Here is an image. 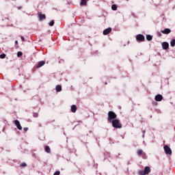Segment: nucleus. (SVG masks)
Instances as JSON below:
<instances>
[{"label": "nucleus", "mask_w": 175, "mask_h": 175, "mask_svg": "<svg viewBox=\"0 0 175 175\" xmlns=\"http://www.w3.org/2000/svg\"><path fill=\"white\" fill-rule=\"evenodd\" d=\"M71 110H77V107L75 105H72Z\"/></svg>", "instance_id": "obj_22"}, {"label": "nucleus", "mask_w": 175, "mask_h": 175, "mask_svg": "<svg viewBox=\"0 0 175 175\" xmlns=\"http://www.w3.org/2000/svg\"><path fill=\"white\" fill-rule=\"evenodd\" d=\"M116 118H117V115L114 112L110 111L108 113V121H109L110 122H111V120Z\"/></svg>", "instance_id": "obj_3"}, {"label": "nucleus", "mask_w": 175, "mask_h": 175, "mask_svg": "<svg viewBox=\"0 0 175 175\" xmlns=\"http://www.w3.org/2000/svg\"><path fill=\"white\" fill-rule=\"evenodd\" d=\"M0 58L1 59H3V58H6V54L3 53V54L0 55Z\"/></svg>", "instance_id": "obj_20"}, {"label": "nucleus", "mask_w": 175, "mask_h": 175, "mask_svg": "<svg viewBox=\"0 0 175 175\" xmlns=\"http://www.w3.org/2000/svg\"><path fill=\"white\" fill-rule=\"evenodd\" d=\"M17 57H23V52L18 51V52L17 53Z\"/></svg>", "instance_id": "obj_21"}, {"label": "nucleus", "mask_w": 175, "mask_h": 175, "mask_svg": "<svg viewBox=\"0 0 175 175\" xmlns=\"http://www.w3.org/2000/svg\"><path fill=\"white\" fill-rule=\"evenodd\" d=\"M162 33H164L165 35H167L172 32V30L169 28H166L164 30L161 31Z\"/></svg>", "instance_id": "obj_12"}, {"label": "nucleus", "mask_w": 175, "mask_h": 175, "mask_svg": "<svg viewBox=\"0 0 175 175\" xmlns=\"http://www.w3.org/2000/svg\"><path fill=\"white\" fill-rule=\"evenodd\" d=\"M105 85H107V82H105Z\"/></svg>", "instance_id": "obj_31"}, {"label": "nucleus", "mask_w": 175, "mask_h": 175, "mask_svg": "<svg viewBox=\"0 0 175 175\" xmlns=\"http://www.w3.org/2000/svg\"><path fill=\"white\" fill-rule=\"evenodd\" d=\"M111 32V27H108L103 31V35H109Z\"/></svg>", "instance_id": "obj_9"}, {"label": "nucleus", "mask_w": 175, "mask_h": 175, "mask_svg": "<svg viewBox=\"0 0 175 175\" xmlns=\"http://www.w3.org/2000/svg\"><path fill=\"white\" fill-rule=\"evenodd\" d=\"M164 151L167 155H172V149L167 145L164 146Z\"/></svg>", "instance_id": "obj_4"}, {"label": "nucleus", "mask_w": 175, "mask_h": 175, "mask_svg": "<svg viewBox=\"0 0 175 175\" xmlns=\"http://www.w3.org/2000/svg\"><path fill=\"white\" fill-rule=\"evenodd\" d=\"M21 38L22 42H24V40H25L24 37H23V36H21Z\"/></svg>", "instance_id": "obj_27"}, {"label": "nucleus", "mask_w": 175, "mask_h": 175, "mask_svg": "<svg viewBox=\"0 0 175 175\" xmlns=\"http://www.w3.org/2000/svg\"><path fill=\"white\" fill-rule=\"evenodd\" d=\"M60 174V172L59 171H56L53 175H59Z\"/></svg>", "instance_id": "obj_25"}, {"label": "nucleus", "mask_w": 175, "mask_h": 175, "mask_svg": "<svg viewBox=\"0 0 175 175\" xmlns=\"http://www.w3.org/2000/svg\"><path fill=\"white\" fill-rule=\"evenodd\" d=\"M45 151H46V152H48V154H50V152H51V150L50 149L49 146L45 147Z\"/></svg>", "instance_id": "obj_16"}, {"label": "nucleus", "mask_w": 175, "mask_h": 175, "mask_svg": "<svg viewBox=\"0 0 175 175\" xmlns=\"http://www.w3.org/2000/svg\"><path fill=\"white\" fill-rule=\"evenodd\" d=\"M54 21H51L49 24L50 25V27H53L54 25Z\"/></svg>", "instance_id": "obj_23"}, {"label": "nucleus", "mask_w": 175, "mask_h": 175, "mask_svg": "<svg viewBox=\"0 0 175 175\" xmlns=\"http://www.w3.org/2000/svg\"><path fill=\"white\" fill-rule=\"evenodd\" d=\"M57 92H61L62 91V86L61 85H57L55 88Z\"/></svg>", "instance_id": "obj_13"}, {"label": "nucleus", "mask_w": 175, "mask_h": 175, "mask_svg": "<svg viewBox=\"0 0 175 175\" xmlns=\"http://www.w3.org/2000/svg\"><path fill=\"white\" fill-rule=\"evenodd\" d=\"M72 113H76V110H72Z\"/></svg>", "instance_id": "obj_29"}, {"label": "nucleus", "mask_w": 175, "mask_h": 175, "mask_svg": "<svg viewBox=\"0 0 175 175\" xmlns=\"http://www.w3.org/2000/svg\"><path fill=\"white\" fill-rule=\"evenodd\" d=\"M38 18L40 21H43V20H46V14H38Z\"/></svg>", "instance_id": "obj_8"}, {"label": "nucleus", "mask_w": 175, "mask_h": 175, "mask_svg": "<svg viewBox=\"0 0 175 175\" xmlns=\"http://www.w3.org/2000/svg\"><path fill=\"white\" fill-rule=\"evenodd\" d=\"M46 64V62L44 61H40L38 63L36 68L39 69V68H42L44 64Z\"/></svg>", "instance_id": "obj_10"}, {"label": "nucleus", "mask_w": 175, "mask_h": 175, "mask_svg": "<svg viewBox=\"0 0 175 175\" xmlns=\"http://www.w3.org/2000/svg\"><path fill=\"white\" fill-rule=\"evenodd\" d=\"M112 10H117V5L116 4H113L111 5Z\"/></svg>", "instance_id": "obj_19"}, {"label": "nucleus", "mask_w": 175, "mask_h": 175, "mask_svg": "<svg viewBox=\"0 0 175 175\" xmlns=\"http://www.w3.org/2000/svg\"><path fill=\"white\" fill-rule=\"evenodd\" d=\"M143 133H146V130H144V131H143Z\"/></svg>", "instance_id": "obj_30"}, {"label": "nucleus", "mask_w": 175, "mask_h": 175, "mask_svg": "<svg viewBox=\"0 0 175 175\" xmlns=\"http://www.w3.org/2000/svg\"><path fill=\"white\" fill-rule=\"evenodd\" d=\"M112 126L118 129L122 128V125L120 123V120L118 119L112 120Z\"/></svg>", "instance_id": "obj_1"}, {"label": "nucleus", "mask_w": 175, "mask_h": 175, "mask_svg": "<svg viewBox=\"0 0 175 175\" xmlns=\"http://www.w3.org/2000/svg\"><path fill=\"white\" fill-rule=\"evenodd\" d=\"M23 131H25V132H27V131H28V128L25 127V128L23 129Z\"/></svg>", "instance_id": "obj_26"}, {"label": "nucleus", "mask_w": 175, "mask_h": 175, "mask_svg": "<svg viewBox=\"0 0 175 175\" xmlns=\"http://www.w3.org/2000/svg\"><path fill=\"white\" fill-rule=\"evenodd\" d=\"M15 44H18V41L16 40L15 41Z\"/></svg>", "instance_id": "obj_28"}, {"label": "nucleus", "mask_w": 175, "mask_h": 175, "mask_svg": "<svg viewBox=\"0 0 175 175\" xmlns=\"http://www.w3.org/2000/svg\"><path fill=\"white\" fill-rule=\"evenodd\" d=\"M162 47L163 50H167L169 49V44L167 42L162 43Z\"/></svg>", "instance_id": "obj_11"}, {"label": "nucleus", "mask_w": 175, "mask_h": 175, "mask_svg": "<svg viewBox=\"0 0 175 175\" xmlns=\"http://www.w3.org/2000/svg\"><path fill=\"white\" fill-rule=\"evenodd\" d=\"M170 45L172 47H174L175 46V39H173L171 42H170Z\"/></svg>", "instance_id": "obj_17"}, {"label": "nucleus", "mask_w": 175, "mask_h": 175, "mask_svg": "<svg viewBox=\"0 0 175 175\" xmlns=\"http://www.w3.org/2000/svg\"><path fill=\"white\" fill-rule=\"evenodd\" d=\"M163 99V96H162V94H157L154 97V100H156V102H161Z\"/></svg>", "instance_id": "obj_6"}, {"label": "nucleus", "mask_w": 175, "mask_h": 175, "mask_svg": "<svg viewBox=\"0 0 175 175\" xmlns=\"http://www.w3.org/2000/svg\"><path fill=\"white\" fill-rule=\"evenodd\" d=\"M145 39L146 38H144V36H143V34H138L136 36V40L137 42H144Z\"/></svg>", "instance_id": "obj_5"}, {"label": "nucleus", "mask_w": 175, "mask_h": 175, "mask_svg": "<svg viewBox=\"0 0 175 175\" xmlns=\"http://www.w3.org/2000/svg\"><path fill=\"white\" fill-rule=\"evenodd\" d=\"M142 154H144V152H143V150L140 149L137 150V155H142Z\"/></svg>", "instance_id": "obj_18"}, {"label": "nucleus", "mask_w": 175, "mask_h": 175, "mask_svg": "<svg viewBox=\"0 0 175 175\" xmlns=\"http://www.w3.org/2000/svg\"><path fill=\"white\" fill-rule=\"evenodd\" d=\"M151 172V168L150 167L146 166L144 167V171L139 170L138 171V174L139 175H146L148 174Z\"/></svg>", "instance_id": "obj_2"}, {"label": "nucleus", "mask_w": 175, "mask_h": 175, "mask_svg": "<svg viewBox=\"0 0 175 175\" xmlns=\"http://www.w3.org/2000/svg\"><path fill=\"white\" fill-rule=\"evenodd\" d=\"M146 40L148 41V42H150V40H152V36L151 35H147L146 36Z\"/></svg>", "instance_id": "obj_15"}, {"label": "nucleus", "mask_w": 175, "mask_h": 175, "mask_svg": "<svg viewBox=\"0 0 175 175\" xmlns=\"http://www.w3.org/2000/svg\"><path fill=\"white\" fill-rule=\"evenodd\" d=\"M14 124L16 126V128L18 129V131H21V129H23L21 124H20V121L16 120H14Z\"/></svg>", "instance_id": "obj_7"}, {"label": "nucleus", "mask_w": 175, "mask_h": 175, "mask_svg": "<svg viewBox=\"0 0 175 175\" xmlns=\"http://www.w3.org/2000/svg\"><path fill=\"white\" fill-rule=\"evenodd\" d=\"M21 166L22 167H25V166H27V163H23L21 165Z\"/></svg>", "instance_id": "obj_24"}, {"label": "nucleus", "mask_w": 175, "mask_h": 175, "mask_svg": "<svg viewBox=\"0 0 175 175\" xmlns=\"http://www.w3.org/2000/svg\"><path fill=\"white\" fill-rule=\"evenodd\" d=\"M80 5L81 6H87V1L81 0Z\"/></svg>", "instance_id": "obj_14"}]
</instances>
